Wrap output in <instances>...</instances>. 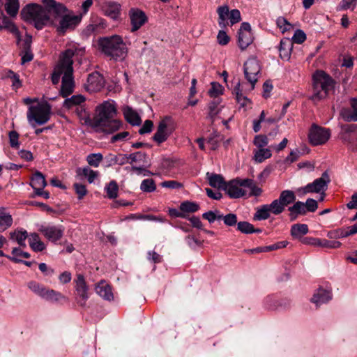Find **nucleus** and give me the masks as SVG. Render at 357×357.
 <instances>
[{
  "label": "nucleus",
  "instance_id": "c9c22d12",
  "mask_svg": "<svg viewBox=\"0 0 357 357\" xmlns=\"http://www.w3.org/2000/svg\"><path fill=\"white\" fill-rule=\"evenodd\" d=\"M13 224V218L9 213L2 211L0 213V231H3Z\"/></svg>",
  "mask_w": 357,
  "mask_h": 357
},
{
  "label": "nucleus",
  "instance_id": "ea45409f",
  "mask_svg": "<svg viewBox=\"0 0 357 357\" xmlns=\"http://www.w3.org/2000/svg\"><path fill=\"white\" fill-rule=\"evenodd\" d=\"M237 229L243 234L259 233L261 231L260 229H255L252 224L246 221L239 222Z\"/></svg>",
  "mask_w": 357,
  "mask_h": 357
},
{
  "label": "nucleus",
  "instance_id": "c756f323",
  "mask_svg": "<svg viewBox=\"0 0 357 357\" xmlns=\"http://www.w3.org/2000/svg\"><path fill=\"white\" fill-rule=\"evenodd\" d=\"M123 115L128 122L133 126H137L140 123V117L137 113L133 110L130 107L126 106L123 109Z\"/></svg>",
  "mask_w": 357,
  "mask_h": 357
},
{
  "label": "nucleus",
  "instance_id": "6e6552de",
  "mask_svg": "<svg viewBox=\"0 0 357 357\" xmlns=\"http://www.w3.org/2000/svg\"><path fill=\"white\" fill-rule=\"evenodd\" d=\"M331 182V179L327 172H324L321 176L315 179L312 183L307 184L304 188L299 189L303 194L309 192L319 193L321 191L326 190L328 184Z\"/></svg>",
  "mask_w": 357,
  "mask_h": 357
},
{
  "label": "nucleus",
  "instance_id": "a211bd4d",
  "mask_svg": "<svg viewBox=\"0 0 357 357\" xmlns=\"http://www.w3.org/2000/svg\"><path fill=\"white\" fill-rule=\"evenodd\" d=\"M39 231L50 241L56 242L59 241L63 234V229L56 226H42Z\"/></svg>",
  "mask_w": 357,
  "mask_h": 357
},
{
  "label": "nucleus",
  "instance_id": "6e6d98bb",
  "mask_svg": "<svg viewBox=\"0 0 357 357\" xmlns=\"http://www.w3.org/2000/svg\"><path fill=\"white\" fill-rule=\"evenodd\" d=\"M277 25L282 30V32H285L292 28V25L283 17H280L277 19Z\"/></svg>",
  "mask_w": 357,
  "mask_h": 357
},
{
  "label": "nucleus",
  "instance_id": "49530a36",
  "mask_svg": "<svg viewBox=\"0 0 357 357\" xmlns=\"http://www.w3.org/2000/svg\"><path fill=\"white\" fill-rule=\"evenodd\" d=\"M28 287L30 290H31L33 293L37 294L38 296L43 297L45 290L46 289L45 287H44L42 284H40L39 283L35 282V281H31L28 283Z\"/></svg>",
  "mask_w": 357,
  "mask_h": 357
},
{
  "label": "nucleus",
  "instance_id": "8fccbe9b",
  "mask_svg": "<svg viewBox=\"0 0 357 357\" xmlns=\"http://www.w3.org/2000/svg\"><path fill=\"white\" fill-rule=\"evenodd\" d=\"M204 219L207 220L210 223L213 222L215 220H221L222 215L218 211H209L202 215Z\"/></svg>",
  "mask_w": 357,
  "mask_h": 357
},
{
  "label": "nucleus",
  "instance_id": "5fc2aeb1",
  "mask_svg": "<svg viewBox=\"0 0 357 357\" xmlns=\"http://www.w3.org/2000/svg\"><path fill=\"white\" fill-rule=\"evenodd\" d=\"M208 118L211 119L213 123L215 121V116L220 112V109L218 107V103L215 102H212L208 105Z\"/></svg>",
  "mask_w": 357,
  "mask_h": 357
},
{
  "label": "nucleus",
  "instance_id": "c85d7f7f",
  "mask_svg": "<svg viewBox=\"0 0 357 357\" xmlns=\"http://www.w3.org/2000/svg\"><path fill=\"white\" fill-rule=\"evenodd\" d=\"M29 243L31 248L35 252H41L45 249V243L36 233L30 234Z\"/></svg>",
  "mask_w": 357,
  "mask_h": 357
},
{
  "label": "nucleus",
  "instance_id": "72a5a7b5",
  "mask_svg": "<svg viewBox=\"0 0 357 357\" xmlns=\"http://www.w3.org/2000/svg\"><path fill=\"white\" fill-rule=\"evenodd\" d=\"M31 185L34 190L43 189L47 185L45 176L40 172H36L31 178Z\"/></svg>",
  "mask_w": 357,
  "mask_h": 357
},
{
  "label": "nucleus",
  "instance_id": "de8ad7c7",
  "mask_svg": "<svg viewBox=\"0 0 357 357\" xmlns=\"http://www.w3.org/2000/svg\"><path fill=\"white\" fill-rule=\"evenodd\" d=\"M199 206L197 204L191 202H184L181 204L180 209L183 212L194 213L199 210Z\"/></svg>",
  "mask_w": 357,
  "mask_h": 357
},
{
  "label": "nucleus",
  "instance_id": "4c0bfd02",
  "mask_svg": "<svg viewBox=\"0 0 357 357\" xmlns=\"http://www.w3.org/2000/svg\"><path fill=\"white\" fill-rule=\"evenodd\" d=\"M20 8L18 0H7L5 9L10 17H15Z\"/></svg>",
  "mask_w": 357,
  "mask_h": 357
},
{
  "label": "nucleus",
  "instance_id": "3c124183",
  "mask_svg": "<svg viewBox=\"0 0 357 357\" xmlns=\"http://www.w3.org/2000/svg\"><path fill=\"white\" fill-rule=\"evenodd\" d=\"M268 143V137L264 135H258L255 136L253 140V144L259 149H265Z\"/></svg>",
  "mask_w": 357,
  "mask_h": 357
},
{
  "label": "nucleus",
  "instance_id": "f8f14e48",
  "mask_svg": "<svg viewBox=\"0 0 357 357\" xmlns=\"http://www.w3.org/2000/svg\"><path fill=\"white\" fill-rule=\"evenodd\" d=\"M260 72V66L258 61L255 59L248 60L244 64V74L246 79L251 84V89L255 87L257 82V75Z\"/></svg>",
  "mask_w": 357,
  "mask_h": 357
},
{
  "label": "nucleus",
  "instance_id": "052dcab7",
  "mask_svg": "<svg viewBox=\"0 0 357 357\" xmlns=\"http://www.w3.org/2000/svg\"><path fill=\"white\" fill-rule=\"evenodd\" d=\"M357 4V0H342L340 6V10H347L351 9L352 10L355 8Z\"/></svg>",
  "mask_w": 357,
  "mask_h": 357
},
{
  "label": "nucleus",
  "instance_id": "1a4fd4ad",
  "mask_svg": "<svg viewBox=\"0 0 357 357\" xmlns=\"http://www.w3.org/2000/svg\"><path fill=\"white\" fill-rule=\"evenodd\" d=\"M89 287L82 275L78 274L75 280L76 301L79 305L85 307L89 298Z\"/></svg>",
  "mask_w": 357,
  "mask_h": 357
},
{
  "label": "nucleus",
  "instance_id": "bf43d9fd",
  "mask_svg": "<svg viewBox=\"0 0 357 357\" xmlns=\"http://www.w3.org/2000/svg\"><path fill=\"white\" fill-rule=\"evenodd\" d=\"M73 188L79 199H82L87 193L86 186L83 184L75 183L73 185Z\"/></svg>",
  "mask_w": 357,
  "mask_h": 357
},
{
  "label": "nucleus",
  "instance_id": "4be33fe9",
  "mask_svg": "<svg viewBox=\"0 0 357 357\" xmlns=\"http://www.w3.org/2000/svg\"><path fill=\"white\" fill-rule=\"evenodd\" d=\"M293 42L291 39L285 38L281 40L280 45V56L283 60H289L293 49Z\"/></svg>",
  "mask_w": 357,
  "mask_h": 357
},
{
  "label": "nucleus",
  "instance_id": "bb28decb",
  "mask_svg": "<svg viewBox=\"0 0 357 357\" xmlns=\"http://www.w3.org/2000/svg\"><path fill=\"white\" fill-rule=\"evenodd\" d=\"M309 231L308 226L306 224H294L291 228V235L293 238L301 241L303 236Z\"/></svg>",
  "mask_w": 357,
  "mask_h": 357
},
{
  "label": "nucleus",
  "instance_id": "a19ab883",
  "mask_svg": "<svg viewBox=\"0 0 357 357\" xmlns=\"http://www.w3.org/2000/svg\"><path fill=\"white\" fill-rule=\"evenodd\" d=\"M271 213V211H270L268 204H264L257 208L254 218L258 220H266L270 217Z\"/></svg>",
  "mask_w": 357,
  "mask_h": 357
},
{
  "label": "nucleus",
  "instance_id": "774afa93",
  "mask_svg": "<svg viewBox=\"0 0 357 357\" xmlns=\"http://www.w3.org/2000/svg\"><path fill=\"white\" fill-rule=\"evenodd\" d=\"M220 45H225L229 41V38L224 31H220L217 36Z\"/></svg>",
  "mask_w": 357,
  "mask_h": 357
},
{
  "label": "nucleus",
  "instance_id": "cd10ccee",
  "mask_svg": "<svg viewBox=\"0 0 357 357\" xmlns=\"http://www.w3.org/2000/svg\"><path fill=\"white\" fill-rule=\"evenodd\" d=\"M0 29H5L14 34L20 39V32L15 24L7 17L3 16L0 19Z\"/></svg>",
  "mask_w": 357,
  "mask_h": 357
},
{
  "label": "nucleus",
  "instance_id": "473e14b6",
  "mask_svg": "<svg viewBox=\"0 0 357 357\" xmlns=\"http://www.w3.org/2000/svg\"><path fill=\"white\" fill-rule=\"evenodd\" d=\"M10 238L15 241L20 247L26 248V239L29 236L26 230H15L10 233Z\"/></svg>",
  "mask_w": 357,
  "mask_h": 357
},
{
  "label": "nucleus",
  "instance_id": "ddd939ff",
  "mask_svg": "<svg viewBox=\"0 0 357 357\" xmlns=\"http://www.w3.org/2000/svg\"><path fill=\"white\" fill-rule=\"evenodd\" d=\"M98 113L93 118V121H102L109 119L115 118L116 108L113 101H105L98 107Z\"/></svg>",
  "mask_w": 357,
  "mask_h": 357
},
{
  "label": "nucleus",
  "instance_id": "a18cd8bd",
  "mask_svg": "<svg viewBox=\"0 0 357 357\" xmlns=\"http://www.w3.org/2000/svg\"><path fill=\"white\" fill-rule=\"evenodd\" d=\"M105 189L107 195L109 199H114L117 197L119 186L116 181H110Z\"/></svg>",
  "mask_w": 357,
  "mask_h": 357
},
{
  "label": "nucleus",
  "instance_id": "4468645a",
  "mask_svg": "<svg viewBox=\"0 0 357 357\" xmlns=\"http://www.w3.org/2000/svg\"><path fill=\"white\" fill-rule=\"evenodd\" d=\"M250 24L243 22L238 31V45L241 50L246 49L252 43Z\"/></svg>",
  "mask_w": 357,
  "mask_h": 357
},
{
  "label": "nucleus",
  "instance_id": "f704fd0d",
  "mask_svg": "<svg viewBox=\"0 0 357 357\" xmlns=\"http://www.w3.org/2000/svg\"><path fill=\"white\" fill-rule=\"evenodd\" d=\"M85 101V98L82 95H74L70 98L65 100L63 102V107L67 109H73L81 104H83Z\"/></svg>",
  "mask_w": 357,
  "mask_h": 357
},
{
  "label": "nucleus",
  "instance_id": "4d7b16f0",
  "mask_svg": "<svg viewBox=\"0 0 357 357\" xmlns=\"http://www.w3.org/2000/svg\"><path fill=\"white\" fill-rule=\"evenodd\" d=\"M306 39V35L305 33L301 29H297L291 40H292L293 43H296L298 44L303 43Z\"/></svg>",
  "mask_w": 357,
  "mask_h": 357
},
{
  "label": "nucleus",
  "instance_id": "aec40b11",
  "mask_svg": "<svg viewBox=\"0 0 357 357\" xmlns=\"http://www.w3.org/2000/svg\"><path fill=\"white\" fill-rule=\"evenodd\" d=\"M95 291L98 295L106 301H110L114 298L112 288L105 280H101L96 284Z\"/></svg>",
  "mask_w": 357,
  "mask_h": 357
},
{
  "label": "nucleus",
  "instance_id": "412c9836",
  "mask_svg": "<svg viewBox=\"0 0 357 357\" xmlns=\"http://www.w3.org/2000/svg\"><path fill=\"white\" fill-rule=\"evenodd\" d=\"M351 106L352 110L343 108L340 112V115L347 122L357 121V99L353 98L351 100Z\"/></svg>",
  "mask_w": 357,
  "mask_h": 357
},
{
  "label": "nucleus",
  "instance_id": "f03ea898",
  "mask_svg": "<svg viewBox=\"0 0 357 357\" xmlns=\"http://www.w3.org/2000/svg\"><path fill=\"white\" fill-rule=\"evenodd\" d=\"M82 52V49L77 48L66 50L61 54L59 63L54 68L52 75V82L54 84H57L59 82L60 77L63 75L61 88V94L63 97L69 96L73 91V56L75 54H79Z\"/></svg>",
  "mask_w": 357,
  "mask_h": 357
},
{
  "label": "nucleus",
  "instance_id": "7ed1b4c3",
  "mask_svg": "<svg viewBox=\"0 0 357 357\" xmlns=\"http://www.w3.org/2000/svg\"><path fill=\"white\" fill-rule=\"evenodd\" d=\"M97 45L98 50L110 59L123 60L127 56L126 44L119 35L101 37L98 38Z\"/></svg>",
  "mask_w": 357,
  "mask_h": 357
},
{
  "label": "nucleus",
  "instance_id": "e433bc0d",
  "mask_svg": "<svg viewBox=\"0 0 357 357\" xmlns=\"http://www.w3.org/2000/svg\"><path fill=\"white\" fill-rule=\"evenodd\" d=\"M102 19L98 18L93 23L89 24L84 29V32L86 35L89 36L93 33L98 32V31L103 27V22Z\"/></svg>",
  "mask_w": 357,
  "mask_h": 357
},
{
  "label": "nucleus",
  "instance_id": "b1692460",
  "mask_svg": "<svg viewBox=\"0 0 357 357\" xmlns=\"http://www.w3.org/2000/svg\"><path fill=\"white\" fill-rule=\"evenodd\" d=\"M294 205L289 207V218L291 221H294L298 215H304L307 213L305 203L298 201L294 202Z\"/></svg>",
  "mask_w": 357,
  "mask_h": 357
},
{
  "label": "nucleus",
  "instance_id": "dca6fc26",
  "mask_svg": "<svg viewBox=\"0 0 357 357\" xmlns=\"http://www.w3.org/2000/svg\"><path fill=\"white\" fill-rule=\"evenodd\" d=\"M105 85V81L102 76L98 72H94L88 76L86 89L89 92H96L100 91Z\"/></svg>",
  "mask_w": 357,
  "mask_h": 357
},
{
  "label": "nucleus",
  "instance_id": "69168bd1",
  "mask_svg": "<svg viewBox=\"0 0 357 357\" xmlns=\"http://www.w3.org/2000/svg\"><path fill=\"white\" fill-rule=\"evenodd\" d=\"M129 160L128 155H114L112 158V161L114 164H118L119 165H123L125 163L128 162Z\"/></svg>",
  "mask_w": 357,
  "mask_h": 357
},
{
  "label": "nucleus",
  "instance_id": "58836bf2",
  "mask_svg": "<svg viewBox=\"0 0 357 357\" xmlns=\"http://www.w3.org/2000/svg\"><path fill=\"white\" fill-rule=\"evenodd\" d=\"M42 298L49 301H59L65 297L59 291L46 288Z\"/></svg>",
  "mask_w": 357,
  "mask_h": 357
},
{
  "label": "nucleus",
  "instance_id": "0e129e2a",
  "mask_svg": "<svg viewBox=\"0 0 357 357\" xmlns=\"http://www.w3.org/2000/svg\"><path fill=\"white\" fill-rule=\"evenodd\" d=\"M306 212H314L318 207L317 202L313 199L309 198L305 203Z\"/></svg>",
  "mask_w": 357,
  "mask_h": 357
},
{
  "label": "nucleus",
  "instance_id": "e2e57ef3",
  "mask_svg": "<svg viewBox=\"0 0 357 357\" xmlns=\"http://www.w3.org/2000/svg\"><path fill=\"white\" fill-rule=\"evenodd\" d=\"M224 223L227 226H234L237 223V217L234 213H229L225 216L222 215Z\"/></svg>",
  "mask_w": 357,
  "mask_h": 357
},
{
  "label": "nucleus",
  "instance_id": "a878e982",
  "mask_svg": "<svg viewBox=\"0 0 357 357\" xmlns=\"http://www.w3.org/2000/svg\"><path fill=\"white\" fill-rule=\"evenodd\" d=\"M206 178L211 187L222 190L225 189L227 183L225 181L222 175L207 172Z\"/></svg>",
  "mask_w": 357,
  "mask_h": 357
},
{
  "label": "nucleus",
  "instance_id": "f3484780",
  "mask_svg": "<svg viewBox=\"0 0 357 357\" xmlns=\"http://www.w3.org/2000/svg\"><path fill=\"white\" fill-rule=\"evenodd\" d=\"M129 15L132 24V32L138 30L146 22L147 20L145 13L142 10L137 8L130 9Z\"/></svg>",
  "mask_w": 357,
  "mask_h": 357
},
{
  "label": "nucleus",
  "instance_id": "864d4df0",
  "mask_svg": "<svg viewBox=\"0 0 357 357\" xmlns=\"http://www.w3.org/2000/svg\"><path fill=\"white\" fill-rule=\"evenodd\" d=\"M102 160V155L100 153H92L87 156V162L91 166L98 167L99 163Z\"/></svg>",
  "mask_w": 357,
  "mask_h": 357
},
{
  "label": "nucleus",
  "instance_id": "0eeeda50",
  "mask_svg": "<svg viewBox=\"0 0 357 357\" xmlns=\"http://www.w3.org/2000/svg\"><path fill=\"white\" fill-rule=\"evenodd\" d=\"M331 136L329 129L312 125L309 130L308 138L310 143L313 146H318L325 144Z\"/></svg>",
  "mask_w": 357,
  "mask_h": 357
},
{
  "label": "nucleus",
  "instance_id": "c03bdc74",
  "mask_svg": "<svg viewBox=\"0 0 357 357\" xmlns=\"http://www.w3.org/2000/svg\"><path fill=\"white\" fill-rule=\"evenodd\" d=\"M140 189L144 192H151L155 190L156 185L152 178H146L142 181Z\"/></svg>",
  "mask_w": 357,
  "mask_h": 357
},
{
  "label": "nucleus",
  "instance_id": "6ab92c4d",
  "mask_svg": "<svg viewBox=\"0 0 357 357\" xmlns=\"http://www.w3.org/2000/svg\"><path fill=\"white\" fill-rule=\"evenodd\" d=\"M121 7V5L117 2L105 1L102 3L101 9L106 16L116 20L120 15Z\"/></svg>",
  "mask_w": 357,
  "mask_h": 357
},
{
  "label": "nucleus",
  "instance_id": "f257e3e1",
  "mask_svg": "<svg viewBox=\"0 0 357 357\" xmlns=\"http://www.w3.org/2000/svg\"><path fill=\"white\" fill-rule=\"evenodd\" d=\"M41 2L43 6L38 3H29L22 9L20 13L23 20L33 24L38 30L52 22L50 14H53L54 17H59L67 10L63 4L55 0H41Z\"/></svg>",
  "mask_w": 357,
  "mask_h": 357
},
{
  "label": "nucleus",
  "instance_id": "13d9d810",
  "mask_svg": "<svg viewBox=\"0 0 357 357\" xmlns=\"http://www.w3.org/2000/svg\"><path fill=\"white\" fill-rule=\"evenodd\" d=\"M222 86L217 82H212L211 88L208 91L209 95L211 97H217L218 96L222 94Z\"/></svg>",
  "mask_w": 357,
  "mask_h": 357
},
{
  "label": "nucleus",
  "instance_id": "393cba45",
  "mask_svg": "<svg viewBox=\"0 0 357 357\" xmlns=\"http://www.w3.org/2000/svg\"><path fill=\"white\" fill-rule=\"evenodd\" d=\"M332 298V294L330 291L323 289H319L311 298V301L319 306L321 304L328 302Z\"/></svg>",
  "mask_w": 357,
  "mask_h": 357
},
{
  "label": "nucleus",
  "instance_id": "5701e85b",
  "mask_svg": "<svg viewBox=\"0 0 357 357\" xmlns=\"http://www.w3.org/2000/svg\"><path fill=\"white\" fill-rule=\"evenodd\" d=\"M31 36H26V39L24 40L23 47L20 53V55L22 56L21 63L22 64H24L27 62L31 61L33 55L31 52Z\"/></svg>",
  "mask_w": 357,
  "mask_h": 357
},
{
  "label": "nucleus",
  "instance_id": "603ef678",
  "mask_svg": "<svg viewBox=\"0 0 357 357\" xmlns=\"http://www.w3.org/2000/svg\"><path fill=\"white\" fill-rule=\"evenodd\" d=\"M128 158L130 160V161L129 162L130 163H132V162H138V161H142L144 163L148 162V161L146 160V158H147L146 155L144 153H142L141 151L131 153V154L128 155Z\"/></svg>",
  "mask_w": 357,
  "mask_h": 357
},
{
  "label": "nucleus",
  "instance_id": "7c9ffc66",
  "mask_svg": "<svg viewBox=\"0 0 357 357\" xmlns=\"http://www.w3.org/2000/svg\"><path fill=\"white\" fill-rule=\"evenodd\" d=\"M243 185L244 188H247L250 190L248 196L249 197H258L260 196L263 192L262 189L259 187L256 182L250 178H245L243 179Z\"/></svg>",
  "mask_w": 357,
  "mask_h": 357
},
{
  "label": "nucleus",
  "instance_id": "09e8293b",
  "mask_svg": "<svg viewBox=\"0 0 357 357\" xmlns=\"http://www.w3.org/2000/svg\"><path fill=\"white\" fill-rule=\"evenodd\" d=\"M268 206L271 213L275 215L282 213L285 209L278 199L273 200L270 204H268Z\"/></svg>",
  "mask_w": 357,
  "mask_h": 357
},
{
  "label": "nucleus",
  "instance_id": "338daca9",
  "mask_svg": "<svg viewBox=\"0 0 357 357\" xmlns=\"http://www.w3.org/2000/svg\"><path fill=\"white\" fill-rule=\"evenodd\" d=\"M19 135L16 131H10L9 132V139L10 146L13 148L19 147Z\"/></svg>",
  "mask_w": 357,
  "mask_h": 357
},
{
  "label": "nucleus",
  "instance_id": "2eb2a0df",
  "mask_svg": "<svg viewBox=\"0 0 357 357\" xmlns=\"http://www.w3.org/2000/svg\"><path fill=\"white\" fill-rule=\"evenodd\" d=\"M93 124L97 130L107 133H112L118 130L122 125L121 122L115 118L102 120V122L94 121Z\"/></svg>",
  "mask_w": 357,
  "mask_h": 357
},
{
  "label": "nucleus",
  "instance_id": "20e7f679",
  "mask_svg": "<svg viewBox=\"0 0 357 357\" xmlns=\"http://www.w3.org/2000/svg\"><path fill=\"white\" fill-rule=\"evenodd\" d=\"M333 87V80L324 71H317L313 75V94L310 99L317 102L326 98Z\"/></svg>",
  "mask_w": 357,
  "mask_h": 357
},
{
  "label": "nucleus",
  "instance_id": "39448f33",
  "mask_svg": "<svg viewBox=\"0 0 357 357\" xmlns=\"http://www.w3.org/2000/svg\"><path fill=\"white\" fill-rule=\"evenodd\" d=\"M52 107L46 102H38L36 105L30 106L27 112V120L38 125L46 123L50 119Z\"/></svg>",
  "mask_w": 357,
  "mask_h": 357
},
{
  "label": "nucleus",
  "instance_id": "9d476101",
  "mask_svg": "<svg viewBox=\"0 0 357 357\" xmlns=\"http://www.w3.org/2000/svg\"><path fill=\"white\" fill-rule=\"evenodd\" d=\"M243 179L236 178L227 183L224 190L226 191L227 194L229 197L233 199H237L247 195V191L243 189Z\"/></svg>",
  "mask_w": 357,
  "mask_h": 357
},
{
  "label": "nucleus",
  "instance_id": "79ce46f5",
  "mask_svg": "<svg viewBox=\"0 0 357 357\" xmlns=\"http://www.w3.org/2000/svg\"><path fill=\"white\" fill-rule=\"evenodd\" d=\"M271 157V153L269 149H260L255 153V160L256 162L259 163Z\"/></svg>",
  "mask_w": 357,
  "mask_h": 357
},
{
  "label": "nucleus",
  "instance_id": "423d86ee",
  "mask_svg": "<svg viewBox=\"0 0 357 357\" xmlns=\"http://www.w3.org/2000/svg\"><path fill=\"white\" fill-rule=\"evenodd\" d=\"M174 130L175 123L174 120L172 117L167 116L159 122L157 131L154 134L153 139L160 144L165 142Z\"/></svg>",
  "mask_w": 357,
  "mask_h": 357
},
{
  "label": "nucleus",
  "instance_id": "680f3d73",
  "mask_svg": "<svg viewBox=\"0 0 357 357\" xmlns=\"http://www.w3.org/2000/svg\"><path fill=\"white\" fill-rule=\"evenodd\" d=\"M231 24H234L241 21V13L238 9H233L229 12V17Z\"/></svg>",
  "mask_w": 357,
  "mask_h": 357
},
{
  "label": "nucleus",
  "instance_id": "2f4dec72",
  "mask_svg": "<svg viewBox=\"0 0 357 357\" xmlns=\"http://www.w3.org/2000/svg\"><path fill=\"white\" fill-rule=\"evenodd\" d=\"M296 199L294 192L289 190H285L280 192L278 199L282 205L285 208L288 205L294 203Z\"/></svg>",
  "mask_w": 357,
  "mask_h": 357
},
{
  "label": "nucleus",
  "instance_id": "37998d69",
  "mask_svg": "<svg viewBox=\"0 0 357 357\" xmlns=\"http://www.w3.org/2000/svg\"><path fill=\"white\" fill-rule=\"evenodd\" d=\"M217 13L219 17L220 26H225V20L229 17V10L227 6H222L218 7Z\"/></svg>",
  "mask_w": 357,
  "mask_h": 357
},
{
  "label": "nucleus",
  "instance_id": "9b49d317",
  "mask_svg": "<svg viewBox=\"0 0 357 357\" xmlns=\"http://www.w3.org/2000/svg\"><path fill=\"white\" fill-rule=\"evenodd\" d=\"M67 10L61 16H62L57 31L61 34H64L68 29H73L80 22L82 18V14L78 15H71L66 14Z\"/></svg>",
  "mask_w": 357,
  "mask_h": 357
}]
</instances>
